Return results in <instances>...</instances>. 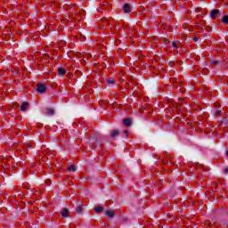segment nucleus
Segmentation results:
<instances>
[{"label":"nucleus","mask_w":228,"mask_h":228,"mask_svg":"<svg viewBox=\"0 0 228 228\" xmlns=\"http://www.w3.org/2000/svg\"><path fill=\"white\" fill-rule=\"evenodd\" d=\"M37 90L39 94H45L47 92V86L44 84H38Z\"/></svg>","instance_id":"obj_1"},{"label":"nucleus","mask_w":228,"mask_h":228,"mask_svg":"<svg viewBox=\"0 0 228 228\" xmlns=\"http://www.w3.org/2000/svg\"><path fill=\"white\" fill-rule=\"evenodd\" d=\"M123 124L126 127H131V124H133V119L131 118H125L123 119Z\"/></svg>","instance_id":"obj_2"},{"label":"nucleus","mask_w":228,"mask_h":228,"mask_svg":"<svg viewBox=\"0 0 228 228\" xmlns=\"http://www.w3.org/2000/svg\"><path fill=\"white\" fill-rule=\"evenodd\" d=\"M0 167H8V159L3 156H0Z\"/></svg>","instance_id":"obj_3"},{"label":"nucleus","mask_w":228,"mask_h":228,"mask_svg":"<svg viewBox=\"0 0 228 228\" xmlns=\"http://www.w3.org/2000/svg\"><path fill=\"white\" fill-rule=\"evenodd\" d=\"M102 26L103 29H108V27H110V21L104 18L102 19Z\"/></svg>","instance_id":"obj_4"},{"label":"nucleus","mask_w":228,"mask_h":228,"mask_svg":"<svg viewBox=\"0 0 228 228\" xmlns=\"http://www.w3.org/2000/svg\"><path fill=\"white\" fill-rule=\"evenodd\" d=\"M61 216H63L64 218H69V216H70V213H69V209H67V208H63V209L61 211Z\"/></svg>","instance_id":"obj_5"},{"label":"nucleus","mask_w":228,"mask_h":228,"mask_svg":"<svg viewBox=\"0 0 228 228\" xmlns=\"http://www.w3.org/2000/svg\"><path fill=\"white\" fill-rule=\"evenodd\" d=\"M218 13H220V10L218 9H214L213 11H211V13H210V17L211 19H216V15H218Z\"/></svg>","instance_id":"obj_6"},{"label":"nucleus","mask_w":228,"mask_h":228,"mask_svg":"<svg viewBox=\"0 0 228 228\" xmlns=\"http://www.w3.org/2000/svg\"><path fill=\"white\" fill-rule=\"evenodd\" d=\"M123 12L125 13H129V12H131V5L129 4H125L123 6Z\"/></svg>","instance_id":"obj_7"},{"label":"nucleus","mask_w":228,"mask_h":228,"mask_svg":"<svg viewBox=\"0 0 228 228\" xmlns=\"http://www.w3.org/2000/svg\"><path fill=\"white\" fill-rule=\"evenodd\" d=\"M105 215L109 218H113V216H115V210H106Z\"/></svg>","instance_id":"obj_8"},{"label":"nucleus","mask_w":228,"mask_h":228,"mask_svg":"<svg viewBox=\"0 0 228 228\" xmlns=\"http://www.w3.org/2000/svg\"><path fill=\"white\" fill-rule=\"evenodd\" d=\"M28 108H29V102H25L21 104L20 106V110L21 111H26V110H28Z\"/></svg>","instance_id":"obj_9"},{"label":"nucleus","mask_w":228,"mask_h":228,"mask_svg":"<svg viewBox=\"0 0 228 228\" xmlns=\"http://www.w3.org/2000/svg\"><path fill=\"white\" fill-rule=\"evenodd\" d=\"M94 213H102L104 211V208L102 206H97L94 208Z\"/></svg>","instance_id":"obj_10"},{"label":"nucleus","mask_w":228,"mask_h":228,"mask_svg":"<svg viewBox=\"0 0 228 228\" xmlns=\"http://www.w3.org/2000/svg\"><path fill=\"white\" fill-rule=\"evenodd\" d=\"M58 72L60 76H65L67 74V69L63 68H58Z\"/></svg>","instance_id":"obj_11"},{"label":"nucleus","mask_w":228,"mask_h":228,"mask_svg":"<svg viewBox=\"0 0 228 228\" xmlns=\"http://www.w3.org/2000/svg\"><path fill=\"white\" fill-rule=\"evenodd\" d=\"M118 134H120V132L118 130H112V132L110 133L111 138H115V136H118Z\"/></svg>","instance_id":"obj_12"},{"label":"nucleus","mask_w":228,"mask_h":228,"mask_svg":"<svg viewBox=\"0 0 228 228\" xmlns=\"http://www.w3.org/2000/svg\"><path fill=\"white\" fill-rule=\"evenodd\" d=\"M222 22L223 24H225L226 26H228V15H225L222 18Z\"/></svg>","instance_id":"obj_13"},{"label":"nucleus","mask_w":228,"mask_h":228,"mask_svg":"<svg viewBox=\"0 0 228 228\" xmlns=\"http://www.w3.org/2000/svg\"><path fill=\"white\" fill-rule=\"evenodd\" d=\"M45 114L46 115H54V110H53V109H46L45 110Z\"/></svg>","instance_id":"obj_14"},{"label":"nucleus","mask_w":228,"mask_h":228,"mask_svg":"<svg viewBox=\"0 0 228 228\" xmlns=\"http://www.w3.org/2000/svg\"><path fill=\"white\" fill-rule=\"evenodd\" d=\"M77 213H83V205H78L76 208Z\"/></svg>","instance_id":"obj_15"},{"label":"nucleus","mask_w":228,"mask_h":228,"mask_svg":"<svg viewBox=\"0 0 228 228\" xmlns=\"http://www.w3.org/2000/svg\"><path fill=\"white\" fill-rule=\"evenodd\" d=\"M69 172H76V167L75 166H69L68 167Z\"/></svg>","instance_id":"obj_16"},{"label":"nucleus","mask_w":228,"mask_h":228,"mask_svg":"<svg viewBox=\"0 0 228 228\" xmlns=\"http://www.w3.org/2000/svg\"><path fill=\"white\" fill-rule=\"evenodd\" d=\"M107 83H109V85H113L115 83V80L113 78H109L107 79Z\"/></svg>","instance_id":"obj_17"},{"label":"nucleus","mask_w":228,"mask_h":228,"mask_svg":"<svg viewBox=\"0 0 228 228\" xmlns=\"http://www.w3.org/2000/svg\"><path fill=\"white\" fill-rule=\"evenodd\" d=\"M214 115L215 117H218V115H222V110H216Z\"/></svg>","instance_id":"obj_18"},{"label":"nucleus","mask_w":228,"mask_h":228,"mask_svg":"<svg viewBox=\"0 0 228 228\" xmlns=\"http://www.w3.org/2000/svg\"><path fill=\"white\" fill-rule=\"evenodd\" d=\"M172 45H173V47L175 49H178L179 48V46L177 45V43H175V42H172Z\"/></svg>","instance_id":"obj_19"},{"label":"nucleus","mask_w":228,"mask_h":228,"mask_svg":"<svg viewBox=\"0 0 228 228\" xmlns=\"http://www.w3.org/2000/svg\"><path fill=\"white\" fill-rule=\"evenodd\" d=\"M123 133L125 134L126 138L129 136V132L127 130H125Z\"/></svg>","instance_id":"obj_20"},{"label":"nucleus","mask_w":228,"mask_h":228,"mask_svg":"<svg viewBox=\"0 0 228 228\" xmlns=\"http://www.w3.org/2000/svg\"><path fill=\"white\" fill-rule=\"evenodd\" d=\"M211 63L213 65H218V63H220L218 61H212Z\"/></svg>","instance_id":"obj_21"},{"label":"nucleus","mask_w":228,"mask_h":228,"mask_svg":"<svg viewBox=\"0 0 228 228\" xmlns=\"http://www.w3.org/2000/svg\"><path fill=\"white\" fill-rule=\"evenodd\" d=\"M22 187H23V188H26L27 190H29V186H28L26 183H23V184H22Z\"/></svg>","instance_id":"obj_22"},{"label":"nucleus","mask_w":228,"mask_h":228,"mask_svg":"<svg viewBox=\"0 0 228 228\" xmlns=\"http://www.w3.org/2000/svg\"><path fill=\"white\" fill-rule=\"evenodd\" d=\"M192 40H193V42H199V37H194L192 38Z\"/></svg>","instance_id":"obj_23"},{"label":"nucleus","mask_w":228,"mask_h":228,"mask_svg":"<svg viewBox=\"0 0 228 228\" xmlns=\"http://www.w3.org/2000/svg\"><path fill=\"white\" fill-rule=\"evenodd\" d=\"M224 174H228V167L224 169Z\"/></svg>","instance_id":"obj_24"},{"label":"nucleus","mask_w":228,"mask_h":228,"mask_svg":"<svg viewBox=\"0 0 228 228\" xmlns=\"http://www.w3.org/2000/svg\"><path fill=\"white\" fill-rule=\"evenodd\" d=\"M73 7H76V4H73Z\"/></svg>","instance_id":"obj_25"}]
</instances>
